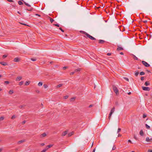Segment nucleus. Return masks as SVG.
I'll return each instance as SVG.
<instances>
[{"label": "nucleus", "instance_id": "1", "mask_svg": "<svg viewBox=\"0 0 152 152\" xmlns=\"http://www.w3.org/2000/svg\"><path fill=\"white\" fill-rule=\"evenodd\" d=\"M115 107H113L112 109H111L110 112L109 113V116H108V119L110 120V119L111 116L113 114V113L115 111Z\"/></svg>", "mask_w": 152, "mask_h": 152}, {"label": "nucleus", "instance_id": "2", "mask_svg": "<svg viewBox=\"0 0 152 152\" xmlns=\"http://www.w3.org/2000/svg\"><path fill=\"white\" fill-rule=\"evenodd\" d=\"M113 90L117 95L119 94V93L118 90L116 86H113Z\"/></svg>", "mask_w": 152, "mask_h": 152}, {"label": "nucleus", "instance_id": "3", "mask_svg": "<svg viewBox=\"0 0 152 152\" xmlns=\"http://www.w3.org/2000/svg\"><path fill=\"white\" fill-rule=\"evenodd\" d=\"M142 64L146 67H148L150 66V65L148 64L147 62L145 61H142Z\"/></svg>", "mask_w": 152, "mask_h": 152}, {"label": "nucleus", "instance_id": "4", "mask_svg": "<svg viewBox=\"0 0 152 152\" xmlns=\"http://www.w3.org/2000/svg\"><path fill=\"white\" fill-rule=\"evenodd\" d=\"M142 89L144 91H149L150 90V88L148 87H145L144 86L142 87Z\"/></svg>", "mask_w": 152, "mask_h": 152}, {"label": "nucleus", "instance_id": "5", "mask_svg": "<svg viewBox=\"0 0 152 152\" xmlns=\"http://www.w3.org/2000/svg\"><path fill=\"white\" fill-rule=\"evenodd\" d=\"M22 77H21V76H18L16 78L15 80L16 81H19L22 79Z\"/></svg>", "mask_w": 152, "mask_h": 152}, {"label": "nucleus", "instance_id": "6", "mask_svg": "<svg viewBox=\"0 0 152 152\" xmlns=\"http://www.w3.org/2000/svg\"><path fill=\"white\" fill-rule=\"evenodd\" d=\"M146 141L147 142H152V138L150 139L148 137L146 138Z\"/></svg>", "mask_w": 152, "mask_h": 152}, {"label": "nucleus", "instance_id": "7", "mask_svg": "<svg viewBox=\"0 0 152 152\" xmlns=\"http://www.w3.org/2000/svg\"><path fill=\"white\" fill-rule=\"evenodd\" d=\"M86 37L85 36H84V37L86 38V37L89 38L90 39H91L92 38V36L89 34L88 33H87L86 35Z\"/></svg>", "mask_w": 152, "mask_h": 152}, {"label": "nucleus", "instance_id": "8", "mask_svg": "<svg viewBox=\"0 0 152 152\" xmlns=\"http://www.w3.org/2000/svg\"><path fill=\"white\" fill-rule=\"evenodd\" d=\"M20 59L19 58L17 57L14 59V61L15 62H18L20 61Z\"/></svg>", "mask_w": 152, "mask_h": 152}, {"label": "nucleus", "instance_id": "9", "mask_svg": "<svg viewBox=\"0 0 152 152\" xmlns=\"http://www.w3.org/2000/svg\"><path fill=\"white\" fill-rule=\"evenodd\" d=\"M25 140H23L18 142L17 143L18 144H20L21 143L25 142Z\"/></svg>", "mask_w": 152, "mask_h": 152}, {"label": "nucleus", "instance_id": "10", "mask_svg": "<svg viewBox=\"0 0 152 152\" xmlns=\"http://www.w3.org/2000/svg\"><path fill=\"white\" fill-rule=\"evenodd\" d=\"M0 64L3 66H6L8 65V64L7 62H0Z\"/></svg>", "mask_w": 152, "mask_h": 152}, {"label": "nucleus", "instance_id": "11", "mask_svg": "<svg viewBox=\"0 0 152 152\" xmlns=\"http://www.w3.org/2000/svg\"><path fill=\"white\" fill-rule=\"evenodd\" d=\"M67 133V131H65L64 132H63L62 134V136H64L66 135Z\"/></svg>", "mask_w": 152, "mask_h": 152}, {"label": "nucleus", "instance_id": "12", "mask_svg": "<svg viewBox=\"0 0 152 152\" xmlns=\"http://www.w3.org/2000/svg\"><path fill=\"white\" fill-rule=\"evenodd\" d=\"M105 42L104 40H103L100 39L99 40V43L100 44H103Z\"/></svg>", "mask_w": 152, "mask_h": 152}, {"label": "nucleus", "instance_id": "13", "mask_svg": "<svg viewBox=\"0 0 152 152\" xmlns=\"http://www.w3.org/2000/svg\"><path fill=\"white\" fill-rule=\"evenodd\" d=\"M46 135V134L45 133H43L42 134H41L40 135V137H45Z\"/></svg>", "mask_w": 152, "mask_h": 152}, {"label": "nucleus", "instance_id": "14", "mask_svg": "<svg viewBox=\"0 0 152 152\" xmlns=\"http://www.w3.org/2000/svg\"><path fill=\"white\" fill-rule=\"evenodd\" d=\"M123 48L122 47L119 46H118L117 48V50H123Z\"/></svg>", "mask_w": 152, "mask_h": 152}, {"label": "nucleus", "instance_id": "15", "mask_svg": "<svg viewBox=\"0 0 152 152\" xmlns=\"http://www.w3.org/2000/svg\"><path fill=\"white\" fill-rule=\"evenodd\" d=\"M143 132L142 131V130L141 129L140 132V134L141 136H143Z\"/></svg>", "mask_w": 152, "mask_h": 152}, {"label": "nucleus", "instance_id": "16", "mask_svg": "<svg viewBox=\"0 0 152 152\" xmlns=\"http://www.w3.org/2000/svg\"><path fill=\"white\" fill-rule=\"evenodd\" d=\"M81 70V69L80 68H77V69H76L75 70V72H79L80 71V70Z\"/></svg>", "mask_w": 152, "mask_h": 152}, {"label": "nucleus", "instance_id": "17", "mask_svg": "<svg viewBox=\"0 0 152 152\" xmlns=\"http://www.w3.org/2000/svg\"><path fill=\"white\" fill-rule=\"evenodd\" d=\"M53 146V145H47L46 147V148L47 150H48L49 148H51L52 146Z\"/></svg>", "mask_w": 152, "mask_h": 152}, {"label": "nucleus", "instance_id": "18", "mask_svg": "<svg viewBox=\"0 0 152 152\" xmlns=\"http://www.w3.org/2000/svg\"><path fill=\"white\" fill-rule=\"evenodd\" d=\"M132 56H133V58L134 59V60H138V59L137 58V57H136L134 55H132Z\"/></svg>", "mask_w": 152, "mask_h": 152}, {"label": "nucleus", "instance_id": "19", "mask_svg": "<svg viewBox=\"0 0 152 152\" xmlns=\"http://www.w3.org/2000/svg\"><path fill=\"white\" fill-rule=\"evenodd\" d=\"M74 134V132H70L68 134V137H70L72 135Z\"/></svg>", "mask_w": 152, "mask_h": 152}, {"label": "nucleus", "instance_id": "20", "mask_svg": "<svg viewBox=\"0 0 152 152\" xmlns=\"http://www.w3.org/2000/svg\"><path fill=\"white\" fill-rule=\"evenodd\" d=\"M13 93V91L12 90H10L9 91V94L10 95H12Z\"/></svg>", "mask_w": 152, "mask_h": 152}, {"label": "nucleus", "instance_id": "21", "mask_svg": "<svg viewBox=\"0 0 152 152\" xmlns=\"http://www.w3.org/2000/svg\"><path fill=\"white\" fill-rule=\"evenodd\" d=\"M80 32L83 34H85L86 36L87 34V33L85 31H80Z\"/></svg>", "mask_w": 152, "mask_h": 152}, {"label": "nucleus", "instance_id": "22", "mask_svg": "<svg viewBox=\"0 0 152 152\" xmlns=\"http://www.w3.org/2000/svg\"><path fill=\"white\" fill-rule=\"evenodd\" d=\"M62 85H63L62 84H59L56 86V88H58L60 87L61 86H62Z\"/></svg>", "mask_w": 152, "mask_h": 152}, {"label": "nucleus", "instance_id": "23", "mask_svg": "<svg viewBox=\"0 0 152 152\" xmlns=\"http://www.w3.org/2000/svg\"><path fill=\"white\" fill-rule=\"evenodd\" d=\"M30 81H26L25 83V85L28 86V85H29V84H30Z\"/></svg>", "mask_w": 152, "mask_h": 152}, {"label": "nucleus", "instance_id": "24", "mask_svg": "<svg viewBox=\"0 0 152 152\" xmlns=\"http://www.w3.org/2000/svg\"><path fill=\"white\" fill-rule=\"evenodd\" d=\"M76 98V97H73V98H71L70 99V101L71 102H73L75 99Z\"/></svg>", "mask_w": 152, "mask_h": 152}, {"label": "nucleus", "instance_id": "25", "mask_svg": "<svg viewBox=\"0 0 152 152\" xmlns=\"http://www.w3.org/2000/svg\"><path fill=\"white\" fill-rule=\"evenodd\" d=\"M24 3L25 4L28 6V7H31V5L29 4H28V3H26L24 1H23Z\"/></svg>", "mask_w": 152, "mask_h": 152}, {"label": "nucleus", "instance_id": "26", "mask_svg": "<svg viewBox=\"0 0 152 152\" xmlns=\"http://www.w3.org/2000/svg\"><path fill=\"white\" fill-rule=\"evenodd\" d=\"M150 84V83H149L148 82V81H147V82H146L145 83V85L146 86H148Z\"/></svg>", "mask_w": 152, "mask_h": 152}, {"label": "nucleus", "instance_id": "27", "mask_svg": "<svg viewBox=\"0 0 152 152\" xmlns=\"http://www.w3.org/2000/svg\"><path fill=\"white\" fill-rule=\"evenodd\" d=\"M145 127H146L147 129H150V126H148V125H147V124H145Z\"/></svg>", "mask_w": 152, "mask_h": 152}, {"label": "nucleus", "instance_id": "28", "mask_svg": "<svg viewBox=\"0 0 152 152\" xmlns=\"http://www.w3.org/2000/svg\"><path fill=\"white\" fill-rule=\"evenodd\" d=\"M18 4L20 5H22L23 4V2L21 1H18Z\"/></svg>", "mask_w": 152, "mask_h": 152}, {"label": "nucleus", "instance_id": "29", "mask_svg": "<svg viewBox=\"0 0 152 152\" xmlns=\"http://www.w3.org/2000/svg\"><path fill=\"white\" fill-rule=\"evenodd\" d=\"M139 73L138 72H135V76H137L139 74Z\"/></svg>", "mask_w": 152, "mask_h": 152}, {"label": "nucleus", "instance_id": "30", "mask_svg": "<svg viewBox=\"0 0 152 152\" xmlns=\"http://www.w3.org/2000/svg\"><path fill=\"white\" fill-rule=\"evenodd\" d=\"M42 85V82H39L38 83V86H41Z\"/></svg>", "mask_w": 152, "mask_h": 152}, {"label": "nucleus", "instance_id": "31", "mask_svg": "<svg viewBox=\"0 0 152 152\" xmlns=\"http://www.w3.org/2000/svg\"><path fill=\"white\" fill-rule=\"evenodd\" d=\"M145 73L143 72H140V75H145Z\"/></svg>", "mask_w": 152, "mask_h": 152}, {"label": "nucleus", "instance_id": "32", "mask_svg": "<svg viewBox=\"0 0 152 152\" xmlns=\"http://www.w3.org/2000/svg\"><path fill=\"white\" fill-rule=\"evenodd\" d=\"M31 60L32 61H36L37 59L35 58H31Z\"/></svg>", "mask_w": 152, "mask_h": 152}, {"label": "nucleus", "instance_id": "33", "mask_svg": "<svg viewBox=\"0 0 152 152\" xmlns=\"http://www.w3.org/2000/svg\"><path fill=\"white\" fill-rule=\"evenodd\" d=\"M50 20L51 23H52L54 21V19L51 18H50Z\"/></svg>", "mask_w": 152, "mask_h": 152}, {"label": "nucleus", "instance_id": "34", "mask_svg": "<svg viewBox=\"0 0 152 152\" xmlns=\"http://www.w3.org/2000/svg\"><path fill=\"white\" fill-rule=\"evenodd\" d=\"M23 81H22L19 82V85L20 86H21L23 84Z\"/></svg>", "mask_w": 152, "mask_h": 152}, {"label": "nucleus", "instance_id": "35", "mask_svg": "<svg viewBox=\"0 0 152 152\" xmlns=\"http://www.w3.org/2000/svg\"><path fill=\"white\" fill-rule=\"evenodd\" d=\"M124 79H125L128 82L129 81V79L128 78L126 77H124Z\"/></svg>", "mask_w": 152, "mask_h": 152}, {"label": "nucleus", "instance_id": "36", "mask_svg": "<svg viewBox=\"0 0 152 152\" xmlns=\"http://www.w3.org/2000/svg\"><path fill=\"white\" fill-rule=\"evenodd\" d=\"M47 150L46 148L43 150L41 152H45Z\"/></svg>", "mask_w": 152, "mask_h": 152}, {"label": "nucleus", "instance_id": "37", "mask_svg": "<svg viewBox=\"0 0 152 152\" xmlns=\"http://www.w3.org/2000/svg\"><path fill=\"white\" fill-rule=\"evenodd\" d=\"M25 106V105H20V106L19 107L20 108V109H22L23 107H24Z\"/></svg>", "mask_w": 152, "mask_h": 152}, {"label": "nucleus", "instance_id": "38", "mask_svg": "<svg viewBox=\"0 0 152 152\" xmlns=\"http://www.w3.org/2000/svg\"><path fill=\"white\" fill-rule=\"evenodd\" d=\"M4 118L3 116H2L0 118V121H2L4 119Z\"/></svg>", "mask_w": 152, "mask_h": 152}, {"label": "nucleus", "instance_id": "39", "mask_svg": "<svg viewBox=\"0 0 152 152\" xmlns=\"http://www.w3.org/2000/svg\"><path fill=\"white\" fill-rule=\"evenodd\" d=\"M53 25H54V26H56L58 27H59V25L58 24H53Z\"/></svg>", "mask_w": 152, "mask_h": 152}, {"label": "nucleus", "instance_id": "40", "mask_svg": "<svg viewBox=\"0 0 152 152\" xmlns=\"http://www.w3.org/2000/svg\"><path fill=\"white\" fill-rule=\"evenodd\" d=\"M43 86L45 88L48 87V86L47 84H44Z\"/></svg>", "mask_w": 152, "mask_h": 152}, {"label": "nucleus", "instance_id": "41", "mask_svg": "<svg viewBox=\"0 0 152 152\" xmlns=\"http://www.w3.org/2000/svg\"><path fill=\"white\" fill-rule=\"evenodd\" d=\"M7 56V55H3V56H2V58H6Z\"/></svg>", "mask_w": 152, "mask_h": 152}, {"label": "nucleus", "instance_id": "42", "mask_svg": "<svg viewBox=\"0 0 152 152\" xmlns=\"http://www.w3.org/2000/svg\"><path fill=\"white\" fill-rule=\"evenodd\" d=\"M121 130V129L120 128H118V131L117 132V133H118Z\"/></svg>", "mask_w": 152, "mask_h": 152}, {"label": "nucleus", "instance_id": "43", "mask_svg": "<svg viewBox=\"0 0 152 152\" xmlns=\"http://www.w3.org/2000/svg\"><path fill=\"white\" fill-rule=\"evenodd\" d=\"M116 148V147L115 145H114L113 148H112V150H115Z\"/></svg>", "mask_w": 152, "mask_h": 152}, {"label": "nucleus", "instance_id": "44", "mask_svg": "<svg viewBox=\"0 0 152 152\" xmlns=\"http://www.w3.org/2000/svg\"><path fill=\"white\" fill-rule=\"evenodd\" d=\"M4 83L7 84H8L9 83V82L8 81H6L4 82Z\"/></svg>", "mask_w": 152, "mask_h": 152}, {"label": "nucleus", "instance_id": "45", "mask_svg": "<svg viewBox=\"0 0 152 152\" xmlns=\"http://www.w3.org/2000/svg\"><path fill=\"white\" fill-rule=\"evenodd\" d=\"M15 118V115H12V118H11L12 119H14V118Z\"/></svg>", "mask_w": 152, "mask_h": 152}, {"label": "nucleus", "instance_id": "46", "mask_svg": "<svg viewBox=\"0 0 152 152\" xmlns=\"http://www.w3.org/2000/svg\"><path fill=\"white\" fill-rule=\"evenodd\" d=\"M26 121L25 120H24L22 122V124L23 125L26 123Z\"/></svg>", "mask_w": 152, "mask_h": 152}, {"label": "nucleus", "instance_id": "47", "mask_svg": "<svg viewBox=\"0 0 152 152\" xmlns=\"http://www.w3.org/2000/svg\"><path fill=\"white\" fill-rule=\"evenodd\" d=\"M144 77H141V80L142 81H143L144 80Z\"/></svg>", "mask_w": 152, "mask_h": 152}, {"label": "nucleus", "instance_id": "48", "mask_svg": "<svg viewBox=\"0 0 152 152\" xmlns=\"http://www.w3.org/2000/svg\"><path fill=\"white\" fill-rule=\"evenodd\" d=\"M146 116H147L145 114H144L143 115V118H145L146 117Z\"/></svg>", "mask_w": 152, "mask_h": 152}, {"label": "nucleus", "instance_id": "49", "mask_svg": "<svg viewBox=\"0 0 152 152\" xmlns=\"http://www.w3.org/2000/svg\"><path fill=\"white\" fill-rule=\"evenodd\" d=\"M91 39L92 40H96V39L92 37Z\"/></svg>", "mask_w": 152, "mask_h": 152}, {"label": "nucleus", "instance_id": "50", "mask_svg": "<svg viewBox=\"0 0 152 152\" xmlns=\"http://www.w3.org/2000/svg\"><path fill=\"white\" fill-rule=\"evenodd\" d=\"M68 96H66L64 97V98L65 99H66L68 98Z\"/></svg>", "mask_w": 152, "mask_h": 152}, {"label": "nucleus", "instance_id": "51", "mask_svg": "<svg viewBox=\"0 0 152 152\" xmlns=\"http://www.w3.org/2000/svg\"><path fill=\"white\" fill-rule=\"evenodd\" d=\"M9 2H14V1H13V0H7Z\"/></svg>", "mask_w": 152, "mask_h": 152}, {"label": "nucleus", "instance_id": "52", "mask_svg": "<svg viewBox=\"0 0 152 152\" xmlns=\"http://www.w3.org/2000/svg\"><path fill=\"white\" fill-rule=\"evenodd\" d=\"M67 68V67L66 66H64L63 67V69L65 70Z\"/></svg>", "mask_w": 152, "mask_h": 152}, {"label": "nucleus", "instance_id": "53", "mask_svg": "<svg viewBox=\"0 0 152 152\" xmlns=\"http://www.w3.org/2000/svg\"><path fill=\"white\" fill-rule=\"evenodd\" d=\"M75 71L74 72H72L70 73V75H72L73 74H74L75 73Z\"/></svg>", "mask_w": 152, "mask_h": 152}, {"label": "nucleus", "instance_id": "54", "mask_svg": "<svg viewBox=\"0 0 152 152\" xmlns=\"http://www.w3.org/2000/svg\"><path fill=\"white\" fill-rule=\"evenodd\" d=\"M59 29L61 31H62V32H64V30H63L62 29V28H59Z\"/></svg>", "mask_w": 152, "mask_h": 152}, {"label": "nucleus", "instance_id": "55", "mask_svg": "<svg viewBox=\"0 0 152 152\" xmlns=\"http://www.w3.org/2000/svg\"><path fill=\"white\" fill-rule=\"evenodd\" d=\"M12 6L13 7H15L16 6L14 2V5H12Z\"/></svg>", "mask_w": 152, "mask_h": 152}, {"label": "nucleus", "instance_id": "56", "mask_svg": "<svg viewBox=\"0 0 152 152\" xmlns=\"http://www.w3.org/2000/svg\"><path fill=\"white\" fill-rule=\"evenodd\" d=\"M115 104L116 105H119V104H118V102H115Z\"/></svg>", "mask_w": 152, "mask_h": 152}, {"label": "nucleus", "instance_id": "57", "mask_svg": "<svg viewBox=\"0 0 152 152\" xmlns=\"http://www.w3.org/2000/svg\"><path fill=\"white\" fill-rule=\"evenodd\" d=\"M32 10V8H30V9H27V10H28L29 11H31Z\"/></svg>", "mask_w": 152, "mask_h": 152}, {"label": "nucleus", "instance_id": "58", "mask_svg": "<svg viewBox=\"0 0 152 152\" xmlns=\"http://www.w3.org/2000/svg\"><path fill=\"white\" fill-rule=\"evenodd\" d=\"M111 53H108L107 54V56H110V55H111Z\"/></svg>", "mask_w": 152, "mask_h": 152}, {"label": "nucleus", "instance_id": "59", "mask_svg": "<svg viewBox=\"0 0 152 152\" xmlns=\"http://www.w3.org/2000/svg\"><path fill=\"white\" fill-rule=\"evenodd\" d=\"M40 145L41 146H44L45 145V144L44 143H42L40 144Z\"/></svg>", "mask_w": 152, "mask_h": 152}, {"label": "nucleus", "instance_id": "60", "mask_svg": "<svg viewBox=\"0 0 152 152\" xmlns=\"http://www.w3.org/2000/svg\"><path fill=\"white\" fill-rule=\"evenodd\" d=\"M143 22L145 23H146L147 22V21L146 20H144L143 21Z\"/></svg>", "mask_w": 152, "mask_h": 152}, {"label": "nucleus", "instance_id": "61", "mask_svg": "<svg viewBox=\"0 0 152 152\" xmlns=\"http://www.w3.org/2000/svg\"><path fill=\"white\" fill-rule=\"evenodd\" d=\"M21 24H22V25H24L25 26H27L26 24H24L23 23H20Z\"/></svg>", "mask_w": 152, "mask_h": 152}, {"label": "nucleus", "instance_id": "62", "mask_svg": "<svg viewBox=\"0 0 152 152\" xmlns=\"http://www.w3.org/2000/svg\"><path fill=\"white\" fill-rule=\"evenodd\" d=\"M148 152H152V150H148Z\"/></svg>", "mask_w": 152, "mask_h": 152}, {"label": "nucleus", "instance_id": "63", "mask_svg": "<svg viewBox=\"0 0 152 152\" xmlns=\"http://www.w3.org/2000/svg\"><path fill=\"white\" fill-rule=\"evenodd\" d=\"M121 135L120 134H118V137H121Z\"/></svg>", "mask_w": 152, "mask_h": 152}, {"label": "nucleus", "instance_id": "64", "mask_svg": "<svg viewBox=\"0 0 152 152\" xmlns=\"http://www.w3.org/2000/svg\"><path fill=\"white\" fill-rule=\"evenodd\" d=\"M95 148H94L93 149V152H95Z\"/></svg>", "mask_w": 152, "mask_h": 152}]
</instances>
